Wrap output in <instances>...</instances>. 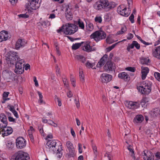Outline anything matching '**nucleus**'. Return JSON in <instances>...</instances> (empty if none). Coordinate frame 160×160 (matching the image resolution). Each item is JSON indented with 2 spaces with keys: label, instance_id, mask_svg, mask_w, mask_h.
Here are the masks:
<instances>
[{
  "label": "nucleus",
  "instance_id": "31",
  "mask_svg": "<svg viewBox=\"0 0 160 160\" xmlns=\"http://www.w3.org/2000/svg\"><path fill=\"white\" fill-rule=\"evenodd\" d=\"M37 92L38 94L39 97V99L38 101V102L40 104H42L43 103L44 104H45L46 103L45 102H44L42 99L43 98V96L42 95V93L41 92L38 91Z\"/></svg>",
  "mask_w": 160,
  "mask_h": 160
},
{
  "label": "nucleus",
  "instance_id": "62",
  "mask_svg": "<svg viewBox=\"0 0 160 160\" xmlns=\"http://www.w3.org/2000/svg\"><path fill=\"white\" fill-rule=\"evenodd\" d=\"M133 37V35L131 33H129L128 34V36L127 37V39L128 40H130L132 39Z\"/></svg>",
  "mask_w": 160,
  "mask_h": 160
},
{
  "label": "nucleus",
  "instance_id": "5",
  "mask_svg": "<svg viewBox=\"0 0 160 160\" xmlns=\"http://www.w3.org/2000/svg\"><path fill=\"white\" fill-rule=\"evenodd\" d=\"M106 37V32L102 30L96 31L92 33L90 36L91 38L93 39L96 42L105 39Z\"/></svg>",
  "mask_w": 160,
  "mask_h": 160
},
{
  "label": "nucleus",
  "instance_id": "3",
  "mask_svg": "<svg viewBox=\"0 0 160 160\" xmlns=\"http://www.w3.org/2000/svg\"><path fill=\"white\" fill-rule=\"evenodd\" d=\"M17 54V52L12 51H10L6 54V57L8 59V63L11 66L13 65L16 62L20 60Z\"/></svg>",
  "mask_w": 160,
  "mask_h": 160
},
{
  "label": "nucleus",
  "instance_id": "2",
  "mask_svg": "<svg viewBox=\"0 0 160 160\" xmlns=\"http://www.w3.org/2000/svg\"><path fill=\"white\" fill-rule=\"evenodd\" d=\"M94 8L99 10L102 8L108 9V10L114 8V7L110 4L108 0H99L95 2L93 5Z\"/></svg>",
  "mask_w": 160,
  "mask_h": 160
},
{
  "label": "nucleus",
  "instance_id": "56",
  "mask_svg": "<svg viewBox=\"0 0 160 160\" xmlns=\"http://www.w3.org/2000/svg\"><path fill=\"white\" fill-rule=\"evenodd\" d=\"M9 92H5L2 94V96L3 98H7L8 97Z\"/></svg>",
  "mask_w": 160,
  "mask_h": 160
},
{
  "label": "nucleus",
  "instance_id": "33",
  "mask_svg": "<svg viewBox=\"0 0 160 160\" xmlns=\"http://www.w3.org/2000/svg\"><path fill=\"white\" fill-rule=\"evenodd\" d=\"M66 146L68 150L74 149L72 144L70 141H68L66 143Z\"/></svg>",
  "mask_w": 160,
  "mask_h": 160
},
{
  "label": "nucleus",
  "instance_id": "18",
  "mask_svg": "<svg viewBox=\"0 0 160 160\" xmlns=\"http://www.w3.org/2000/svg\"><path fill=\"white\" fill-rule=\"evenodd\" d=\"M8 33L7 31L2 30L0 32V42L8 40L10 38L8 36Z\"/></svg>",
  "mask_w": 160,
  "mask_h": 160
},
{
  "label": "nucleus",
  "instance_id": "44",
  "mask_svg": "<svg viewBox=\"0 0 160 160\" xmlns=\"http://www.w3.org/2000/svg\"><path fill=\"white\" fill-rule=\"evenodd\" d=\"M154 75L155 78L158 81H160V73L158 72H155Z\"/></svg>",
  "mask_w": 160,
  "mask_h": 160
},
{
  "label": "nucleus",
  "instance_id": "55",
  "mask_svg": "<svg viewBox=\"0 0 160 160\" xmlns=\"http://www.w3.org/2000/svg\"><path fill=\"white\" fill-rule=\"evenodd\" d=\"M139 102L140 103H141L142 106L143 107L144 105H145L146 103V99L145 98H143L141 100L140 102Z\"/></svg>",
  "mask_w": 160,
  "mask_h": 160
},
{
  "label": "nucleus",
  "instance_id": "36",
  "mask_svg": "<svg viewBox=\"0 0 160 160\" xmlns=\"http://www.w3.org/2000/svg\"><path fill=\"white\" fill-rule=\"evenodd\" d=\"M78 25L79 27L81 29H84V23L80 19H78Z\"/></svg>",
  "mask_w": 160,
  "mask_h": 160
},
{
  "label": "nucleus",
  "instance_id": "64",
  "mask_svg": "<svg viewBox=\"0 0 160 160\" xmlns=\"http://www.w3.org/2000/svg\"><path fill=\"white\" fill-rule=\"evenodd\" d=\"M155 157L158 159H160V152H158L155 155Z\"/></svg>",
  "mask_w": 160,
  "mask_h": 160
},
{
  "label": "nucleus",
  "instance_id": "26",
  "mask_svg": "<svg viewBox=\"0 0 160 160\" xmlns=\"http://www.w3.org/2000/svg\"><path fill=\"white\" fill-rule=\"evenodd\" d=\"M140 61L141 64L147 65H149L150 62V60L148 58H146L143 57L140 58Z\"/></svg>",
  "mask_w": 160,
  "mask_h": 160
},
{
  "label": "nucleus",
  "instance_id": "13",
  "mask_svg": "<svg viewBox=\"0 0 160 160\" xmlns=\"http://www.w3.org/2000/svg\"><path fill=\"white\" fill-rule=\"evenodd\" d=\"M113 64V63L111 61H108L103 67L104 70L108 72H109L110 71H111L115 73V67Z\"/></svg>",
  "mask_w": 160,
  "mask_h": 160
},
{
  "label": "nucleus",
  "instance_id": "39",
  "mask_svg": "<svg viewBox=\"0 0 160 160\" xmlns=\"http://www.w3.org/2000/svg\"><path fill=\"white\" fill-rule=\"evenodd\" d=\"M55 100L56 102L57 101L58 102V106H61V100L56 95L55 96Z\"/></svg>",
  "mask_w": 160,
  "mask_h": 160
},
{
  "label": "nucleus",
  "instance_id": "45",
  "mask_svg": "<svg viewBox=\"0 0 160 160\" xmlns=\"http://www.w3.org/2000/svg\"><path fill=\"white\" fill-rule=\"evenodd\" d=\"M66 17L67 19L68 20H70L72 19V14H66Z\"/></svg>",
  "mask_w": 160,
  "mask_h": 160
},
{
  "label": "nucleus",
  "instance_id": "19",
  "mask_svg": "<svg viewBox=\"0 0 160 160\" xmlns=\"http://www.w3.org/2000/svg\"><path fill=\"white\" fill-rule=\"evenodd\" d=\"M2 132H4L2 134L3 137L11 134L13 132V129L11 127L6 126V128H2Z\"/></svg>",
  "mask_w": 160,
  "mask_h": 160
},
{
  "label": "nucleus",
  "instance_id": "9",
  "mask_svg": "<svg viewBox=\"0 0 160 160\" xmlns=\"http://www.w3.org/2000/svg\"><path fill=\"white\" fill-rule=\"evenodd\" d=\"M29 3H28L27 5H26V8L29 12H32L30 9H28L29 8L32 10H35L38 8L40 6V5L42 2V0H28Z\"/></svg>",
  "mask_w": 160,
  "mask_h": 160
},
{
  "label": "nucleus",
  "instance_id": "42",
  "mask_svg": "<svg viewBox=\"0 0 160 160\" xmlns=\"http://www.w3.org/2000/svg\"><path fill=\"white\" fill-rule=\"evenodd\" d=\"M15 104H14V106H12L9 104L8 105L7 108H8L12 112L15 110Z\"/></svg>",
  "mask_w": 160,
  "mask_h": 160
},
{
  "label": "nucleus",
  "instance_id": "54",
  "mask_svg": "<svg viewBox=\"0 0 160 160\" xmlns=\"http://www.w3.org/2000/svg\"><path fill=\"white\" fill-rule=\"evenodd\" d=\"M111 38L109 36H108L106 39V42L107 43L109 44H110L113 42L111 41Z\"/></svg>",
  "mask_w": 160,
  "mask_h": 160
},
{
  "label": "nucleus",
  "instance_id": "16",
  "mask_svg": "<svg viewBox=\"0 0 160 160\" xmlns=\"http://www.w3.org/2000/svg\"><path fill=\"white\" fill-rule=\"evenodd\" d=\"M128 103L126 105L127 108L130 109H137L140 107V103L138 102L129 101L127 102Z\"/></svg>",
  "mask_w": 160,
  "mask_h": 160
},
{
  "label": "nucleus",
  "instance_id": "17",
  "mask_svg": "<svg viewBox=\"0 0 160 160\" xmlns=\"http://www.w3.org/2000/svg\"><path fill=\"white\" fill-rule=\"evenodd\" d=\"M100 78L102 83H107L112 80V76L108 74L103 73L101 74Z\"/></svg>",
  "mask_w": 160,
  "mask_h": 160
},
{
  "label": "nucleus",
  "instance_id": "10",
  "mask_svg": "<svg viewBox=\"0 0 160 160\" xmlns=\"http://www.w3.org/2000/svg\"><path fill=\"white\" fill-rule=\"evenodd\" d=\"M58 142V140H49L46 144V147L48 151L55 153L58 149L56 147L57 144Z\"/></svg>",
  "mask_w": 160,
  "mask_h": 160
},
{
  "label": "nucleus",
  "instance_id": "20",
  "mask_svg": "<svg viewBox=\"0 0 160 160\" xmlns=\"http://www.w3.org/2000/svg\"><path fill=\"white\" fill-rule=\"evenodd\" d=\"M118 77L119 78L123 79L125 81H128L130 80L129 75L124 72L119 73Z\"/></svg>",
  "mask_w": 160,
  "mask_h": 160
},
{
  "label": "nucleus",
  "instance_id": "1",
  "mask_svg": "<svg viewBox=\"0 0 160 160\" xmlns=\"http://www.w3.org/2000/svg\"><path fill=\"white\" fill-rule=\"evenodd\" d=\"M152 85V82L148 80L143 81L139 86H137V89L141 94L148 95L151 91Z\"/></svg>",
  "mask_w": 160,
  "mask_h": 160
},
{
  "label": "nucleus",
  "instance_id": "8",
  "mask_svg": "<svg viewBox=\"0 0 160 160\" xmlns=\"http://www.w3.org/2000/svg\"><path fill=\"white\" fill-rule=\"evenodd\" d=\"M14 72L18 74H22L24 72V65L25 62L23 59H21L15 63Z\"/></svg>",
  "mask_w": 160,
  "mask_h": 160
},
{
  "label": "nucleus",
  "instance_id": "22",
  "mask_svg": "<svg viewBox=\"0 0 160 160\" xmlns=\"http://www.w3.org/2000/svg\"><path fill=\"white\" fill-rule=\"evenodd\" d=\"M141 69L142 78V80H144L149 72V69L148 67H142Z\"/></svg>",
  "mask_w": 160,
  "mask_h": 160
},
{
  "label": "nucleus",
  "instance_id": "50",
  "mask_svg": "<svg viewBox=\"0 0 160 160\" xmlns=\"http://www.w3.org/2000/svg\"><path fill=\"white\" fill-rule=\"evenodd\" d=\"M104 20L105 22H109L111 20L109 14H107L104 16Z\"/></svg>",
  "mask_w": 160,
  "mask_h": 160
},
{
  "label": "nucleus",
  "instance_id": "32",
  "mask_svg": "<svg viewBox=\"0 0 160 160\" xmlns=\"http://www.w3.org/2000/svg\"><path fill=\"white\" fill-rule=\"evenodd\" d=\"M86 27L87 30L89 31H91L94 28L92 23L90 22H86Z\"/></svg>",
  "mask_w": 160,
  "mask_h": 160
},
{
  "label": "nucleus",
  "instance_id": "29",
  "mask_svg": "<svg viewBox=\"0 0 160 160\" xmlns=\"http://www.w3.org/2000/svg\"><path fill=\"white\" fill-rule=\"evenodd\" d=\"M75 58L78 60L81 61L83 63H84L86 60V58L82 55H76L75 56Z\"/></svg>",
  "mask_w": 160,
  "mask_h": 160
},
{
  "label": "nucleus",
  "instance_id": "61",
  "mask_svg": "<svg viewBox=\"0 0 160 160\" xmlns=\"http://www.w3.org/2000/svg\"><path fill=\"white\" fill-rule=\"evenodd\" d=\"M71 133L73 138L75 137L76 135L75 132L74 131L73 129L72 128H71Z\"/></svg>",
  "mask_w": 160,
  "mask_h": 160
},
{
  "label": "nucleus",
  "instance_id": "43",
  "mask_svg": "<svg viewBox=\"0 0 160 160\" xmlns=\"http://www.w3.org/2000/svg\"><path fill=\"white\" fill-rule=\"evenodd\" d=\"M71 8H69V5H67L66 8L65 10L66 14H71L72 13L71 12Z\"/></svg>",
  "mask_w": 160,
  "mask_h": 160
},
{
  "label": "nucleus",
  "instance_id": "28",
  "mask_svg": "<svg viewBox=\"0 0 160 160\" xmlns=\"http://www.w3.org/2000/svg\"><path fill=\"white\" fill-rule=\"evenodd\" d=\"M68 150L69 152L67 154L68 158H74L76 155L74 149Z\"/></svg>",
  "mask_w": 160,
  "mask_h": 160
},
{
  "label": "nucleus",
  "instance_id": "23",
  "mask_svg": "<svg viewBox=\"0 0 160 160\" xmlns=\"http://www.w3.org/2000/svg\"><path fill=\"white\" fill-rule=\"evenodd\" d=\"M152 54L154 57L160 59V46L156 47L154 50H153Z\"/></svg>",
  "mask_w": 160,
  "mask_h": 160
},
{
  "label": "nucleus",
  "instance_id": "14",
  "mask_svg": "<svg viewBox=\"0 0 160 160\" xmlns=\"http://www.w3.org/2000/svg\"><path fill=\"white\" fill-rule=\"evenodd\" d=\"M143 154L142 155L144 160H154V155L151 151L145 150L143 151Z\"/></svg>",
  "mask_w": 160,
  "mask_h": 160
},
{
  "label": "nucleus",
  "instance_id": "7",
  "mask_svg": "<svg viewBox=\"0 0 160 160\" xmlns=\"http://www.w3.org/2000/svg\"><path fill=\"white\" fill-rule=\"evenodd\" d=\"M64 33L67 35H70L74 34L78 30V27L73 23H67L65 26Z\"/></svg>",
  "mask_w": 160,
  "mask_h": 160
},
{
  "label": "nucleus",
  "instance_id": "59",
  "mask_svg": "<svg viewBox=\"0 0 160 160\" xmlns=\"http://www.w3.org/2000/svg\"><path fill=\"white\" fill-rule=\"evenodd\" d=\"M33 81L35 82V85L36 87H38V81L37 80L36 77H33Z\"/></svg>",
  "mask_w": 160,
  "mask_h": 160
},
{
  "label": "nucleus",
  "instance_id": "60",
  "mask_svg": "<svg viewBox=\"0 0 160 160\" xmlns=\"http://www.w3.org/2000/svg\"><path fill=\"white\" fill-rule=\"evenodd\" d=\"M59 148H58V149H57V150H56V151L58 152H57V153H59V155L58 156V157L59 158H60L62 157V153H61L60 152V151H59Z\"/></svg>",
  "mask_w": 160,
  "mask_h": 160
},
{
  "label": "nucleus",
  "instance_id": "53",
  "mask_svg": "<svg viewBox=\"0 0 160 160\" xmlns=\"http://www.w3.org/2000/svg\"><path fill=\"white\" fill-rule=\"evenodd\" d=\"M134 15L133 13H132L129 17V20L132 23H133L134 22Z\"/></svg>",
  "mask_w": 160,
  "mask_h": 160
},
{
  "label": "nucleus",
  "instance_id": "6",
  "mask_svg": "<svg viewBox=\"0 0 160 160\" xmlns=\"http://www.w3.org/2000/svg\"><path fill=\"white\" fill-rule=\"evenodd\" d=\"M28 154L22 151L16 152L11 157V160H29Z\"/></svg>",
  "mask_w": 160,
  "mask_h": 160
},
{
  "label": "nucleus",
  "instance_id": "63",
  "mask_svg": "<svg viewBox=\"0 0 160 160\" xmlns=\"http://www.w3.org/2000/svg\"><path fill=\"white\" fill-rule=\"evenodd\" d=\"M8 119L9 122H16L15 119L11 117H8Z\"/></svg>",
  "mask_w": 160,
  "mask_h": 160
},
{
  "label": "nucleus",
  "instance_id": "4",
  "mask_svg": "<svg viewBox=\"0 0 160 160\" xmlns=\"http://www.w3.org/2000/svg\"><path fill=\"white\" fill-rule=\"evenodd\" d=\"M17 54V52L12 51H10L6 54V57L8 59V63L11 66L13 65L16 62L20 60Z\"/></svg>",
  "mask_w": 160,
  "mask_h": 160
},
{
  "label": "nucleus",
  "instance_id": "51",
  "mask_svg": "<svg viewBox=\"0 0 160 160\" xmlns=\"http://www.w3.org/2000/svg\"><path fill=\"white\" fill-rule=\"evenodd\" d=\"M20 18H28L29 16L28 14H26V13L23 14H20L18 15Z\"/></svg>",
  "mask_w": 160,
  "mask_h": 160
},
{
  "label": "nucleus",
  "instance_id": "58",
  "mask_svg": "<svg viewBox=\"0 0 160 160\" xmlns=\"http://www.w3.org/2000/svg\"><path fill=\"white\" fill-rule=\"evenodd\" d=\"M78 150L79 152V153H81L82 152V145L81 143H79L78 144Z\"/></svg>",
  "mask_w": 160,
  "mask_h": 160
},
{
  "label": "nucleus",
  "instance_id": "41",
  "mask_svg": "<svg viewBox=\"0 0 160 160\" xmlns=\"http://www.w3.org/2000/svg\"><path fill=\"white\" fill-rule=\"evenodd\" d=\"M134 44L132 41V43L131 44L129 43L128 44V46L127 47V50L128 52H129L130 51V49H133L134 48Z\"/></svg>",
  "mask_w": 160,
  "mask_h": 160
},
{
  "label": "nucleus",
  "instance_id": "11",
  "mask_svg": "<svg viewBox=\"0 0 160 160\" xmlns=\"http://www.w3.org/2000/svg\"><path fill=\"white\" fill-rule=\"evenodd\" d=\"M16 147L18 149L24 148L26 145V141L22 137H18L16 140Z\"/></svg>",
  "mask_w": 160,
  "mask_h": 160
},
{
  "label": "nucleus",
  "instance_id": "48",
  "mask_svg": "<svg viewBox=\"0 0 160 160\" xmlns=\"http://www.w3.org/2000/svg\"><path fill=\"white\" fill-rule=\"evenodd\" d=\"M95 21L96 22L101 23L102 21L101 17V16L96 17L95 18Z\"/></svg>",
  "mask_w": 160,
  "mask_h": 160
},
{
  "label": "nucleus",
  "instance_id": "37",
  "mask_svg": "<svg viewBox=\"0 0 160 160\" xmlns=\"http://www.w3.org/2000/svg\"><path fill=\"white\" fill-rule=\"evenodd\" d=\"M127 30V28L126 26L122 27L120 31H118L117 32L118 35L122 34L123 33L125 32Z\"/></svg>",
  "mask_w": 160,
  "mask_h": 160
},
{
  "label": "nucleus",
  "instance_id": "25",
  "mask_svg": "<svg viewBox=\"0 0 160 160\" xmlns=\"http://www.w3.org/2000/svg\"><path fill=\"white\" fill-rule=\"evenodd\" d=\"M144 119L143 116L141 114H139L136 115L134 118L133 122H134L140 123L142 122Z\"/></svg>",
  "mask_w": 160,
  "mask_h": 160
},
{
  "label": "nucleus",
  "instance_id": "12",
  "mask_svg": "<svg viewBox=\"0 0 160 160\" xmlns=\"http://www.w3.org/2000/svg\"><path fill=\"white\" fill-rule=\"evenodd\" d=\"M127 8L124 5H120L117 8L118 13L122 16L128 17L130 13V12H126Z\"/></svg>",
  "mask_w": 160,
  "mask_h": 160
},
{
  "label": "nucleus",
  "instance_id": "46",
  "mask_svg": "<svg viewBox=\"0 0 160 160\" xmlns=\"http://www.w3.org/2000/svg\"><path fill=\"white\" fill-rule=\"evenodd\" d=\"M133 42L134 44V47H135L137 49H139L140 47V45L135 41H133Z\"/></svg>",
  "mask_w": 160,
  "mask_h": 160
},
{
  "label": "nucleus",
  "instance_id": "52",
  "mask_svg": "<svg viewBox=\"0 0 160 160\" xmlns=\"http://www.w3.org/2000/svg\"><path fill=\"white\" fill-rule=\"evenodd\" d=\"M64 27H65V26H64V25H63L60 28H59L57 30V32L58 33H59L61 32H63V33H64V31H65V28H64Z\"/></svg>",
  "mask_w": 160,
  "mask_h": 160
},
{
  "label": "nucleus",
  "instance_id": "40",
  "mask_svg": "<svg viewBox=\"0 0 160 160\" xmlns=\"http://www.w3.org/2000/svg\"><path fill=\"white\" fill-rule=\"evenodd\" d=\"M84 47H85V50H84V48H83V50L88 52H91V50H90V45L89 44H86L84 46Z\"/></svg>",
  "mask_w": 160,
  "mask_h": 160
},
{
  "label": "nucleus",
  "instance_id": "38",
  "mask_svg": "<svg viewBox=\"0 0 160 160\" xmlns=\"http://www.w3.org/2000/svg\"><path fill=\"white\" fill-rule=\"evenodd\" d=\"M48 123L49 125L53 126L55 128L57 127L58 126V125L56 123L50 119L48 120Z\"/></svg>",
  "mask_w": 160,
  "mask_h": 160
},
{
  "label": "nucleus",
  "instance_id": "24",
  "mask_svg": "<svg viewBox=\"0 0 160 160\" xmlns=\"http://www.w3.org/2000/svg\"><path fill=\"white\" fill-rule=\"evenodd\" d=\"M160 110L158 108L153 109L150 112L151 116L153 117H157L160 115Z\"/></svg>",
  "mask_w": 160,
  "mask_h": 160
},
{
  "label": "nucleus",
  "instance_id": "47",
  "mask_svg": "<svg viewBox=\"0 0 160 160\" xmlns=\"http://www.w3.org/2000/svg\"><path fill=\"white\" fill-rule=\"evenodd\" d=\"M126 69L128 71L132 72H135L136 70V68L135 67H129L126 68Z\"/></svg>",
  "mask_w": 160,
  "mask_h": 160
},
{
  "label": "nucleus",
  "instance_id": "34",
  "mask_svg": "<svg viewBox=\"0 0 160 160\" xmlns=\"http://www.w3.org/2000/svg\"><path fill=\"white\" fill-rule=\"evenodd\" d=\"M120 42H118L110 46H109L106 48V51L107 52H109L111 51L112 49L114 48L118 44V43Z\"/></svg>",
  "mask_w": 160,
  "mask_h": 160
},
{
  "label": "nucleus",
  "instance_id": "15",
  "mask_svg": "<svg viewBox=\"0 0 160 160\" xmlns=\"http://www.w3.org/2000/svg\"><path fill=\"white\" fill-rule=\"evenodd\" d=\"M8 124L6 116L4 113L0 114V128H6Z\"/></svg>",
  "mask_w": 160,
  "mask_h": 160
},
{
  "label": "nucleus",
  "instance_id": "35",
  "mask_svg": "<svg viewBox=\"0 0 160 160\" xmlns=\"http://www.w3.org/2000/svg\"><path fill=\"white\" fill-rule=\"evenodd\" d=\"M41 19L40 21L38 22L39 25H41L43 27H47L48 23V22L47 21H42Z\"/></svg>",
  "mask_w": 160,
  "mask_h": 160
},
{
  "label": "nucleus",
  "instance_id": "57",
  "mask_svg": "<svg viewBox=\"0 0 160 160\" xmlns=\"http://www.w3.org/2000/svg\"><path fill=\"white\" fill-rule=\"evenodd\" d=\"M80 75V76H79L80 80L83 83L85 82L84 75Z\"/></svg>",
  "mask_w": 160,
  "mask_h": 160
},
{
  "label": "nucleus",
  "instance_id": "21",
  "mask_svg": "<svg viewBox=\"0 0 160 160\" xmlns=\"http://www.w3.org/2000/svg\"><path fill=\"white\" fill-rule=\"evenodd\" d=\"M108 58V56L107 54H105L103 57H102L98 62L96 65L97 68H100L105 64V60H107V58Z\"/></svg>",
  "mask_w": 160,
  "mask_h": 160
},
{
  "label": "nucleus",
  "instance_id": "30",
  "mask_svg": "<svg viewBox=\"0 0 160 160\" xmlns=\"http://www.w3.org/2000/svg\"><path fill=\"white\" fill-rule=\"evenodd\" d=\"M83 43H84V42H82L81 43H77L73 44L72 47V49L75 50L77 49L80 47L82 44Z\"/></svg>",
  "mask_w": 160,
  "mask_h": 160
},
{
  "label": "nucleus",
  "instance_id": "49",
  "mask_svg": "<svg viewBox=\"0 0 160 160\" xmlns=\"http://www.w3.org/2000/svg\"><path fill=\"white\" fill-rule=\"evenodd\" d=\"M85 65L87 67L89 68H92L93 66H94L93 64V63H90L88 61L85 63Z\"/></svg>",
  "mask_w": 160,
  "mask_h": 160
},
{
  "label": "nucleus",
  "instance_id": "27",
  "mask_svg": "<svg viewBox=\"0 0 160 160\" xmlns=\"http://www.w3.org/2000/svg\"><path fill=\"white\" fill-rule=\"evenodd\" d=\"M22 39H18L15 45L16 49L18 50L20 48L23 47V45L22 44Z\"/></svg>",
  "mask_w": 160,
  "mask_h": 160
}]
</instances>
